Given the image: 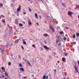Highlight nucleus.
<instances>
[{
	"label": "nucleus",
	"mask_w": 79,
	"mask_h": 79,
	"mask_svg": "<svg viewBox=\"0 0 79 79\" xmlns=\"http://www.w3.org/2000/svg\"><path fill=\"white\" fill-rule=\"evenodd\" d=\"M28 23L29 26H31L32 25V22H31V20H29L28 21Z\"/></svg>",
	"instance_id": "1"
},
{
	"label": "nucleus",
	"mask_w": 79,
	"mask_h": 79,
	"mask_svg": "<svg viewBox=\"0 0 79 79\" xmlns=\"http://www.w3.org/2000/svg\"><path fill=\"white\" fill-rule=\"evenodd\" d=\"M50 29H51V30H52L53 32H55V30H54V28L52 27V26H50Z\"/></svg>",
	"instance_id": "2"
},
{
	"label": "nucleus",
	"mask_w": 79,
	"mask_h": 79,
	"mask_svg": "<svg viewBox=\"0 0 79 79\" xmlns=\"http://www.w3.org/2000/svg\"><path fill=\"white\" fill-rule=\"evenodd\" d=\"M21 10V5H19V7L17 9V11H19Z\"/></svg>",
	"instance_id": "3"
},
{
	"label": "nucleus",
	"mask_w": 79,
	"mask_h": 79,
	"mask_svg": "<svg viewBox=\"0 0 79 79\" xmlns=\"http://www.w3.org/2000/svg\"><path fill=\"white\" fill-rule=\"evenodd\" d=\"M48 78V76H45V75H44L43 77V79H47Z\"/></svg>",
	"instance_id": "4"
},
{
	"label": "nucleus",
	"mask_w": 79,
	"mask_h": 79,
	"mask_svg": "<svg viewBox=\"0 0 79 79\" xmlns=\"http://www.w3.org/2000/svg\"><path fill=\"white\" fill-rule=\"evenodd\" d=\"M74 67L76 71H77V72H78V70H77V66L75 65Z\"/></svg>",
	"instance_id": "5"
},
{
	"label": "nucleus",
	"mask_w": 79,
	"mask_h": 79,
	"mask_svg": "<svg viewBox=\"0 0 79 79\" xmlns=\"http://www.w3.org/2000/svg\"><path fill=\"white\" fill-rule=\"evenodd\" d=\"M72 14H73V13L70 11H69L68 13V15H69V16H71V15H72Z\"/></svg>",
	"instance_id": "6"
},
{
	"label": "nucleus",
	"mask_w": 79,
	"mask_h": 79,
	"mask_svg": "<svg viewBox=\"0 0 79 79\" xmlns=\"http://www.w3.org/2000/svg\"><path fill=\"white\" fill-rule=\"evenodd\" d=\"M62 61L63 62H65V61H66V59H65L63 57L62 58Z\"/></svg>",
	"instance_id": "7"
},
{
	"label": "nucleus",
	"mask_w": 79,
	"mask_h": 79,
	"mask_svg": "<svg viewBox=\"0 0 79 79\" xmlns=\"http://www.w3.org/2000/svg\"><path fill=\"white\" fill-rule=\"evenodd\" d=\"M44 48H45V49H49V48L47 47V46L46 45L44 46Z\"/></svg>",
	"instance_id": "8"
},
{
	"label": "nucleus",
	"mask_w": 79,
	"mask_h": 79,
	"mask_svg": "<svg viewBox=\"0 0 79 79\" xmlns=\"http://www.w3.org/2000/svg\"><path fill=\"white\" fill-rule=\"evenodd\" d=\"M4 74L7 77H8V74L6 72H5L4 73Z\"/></svg>",
	"instance_id": "9"
},
{
	"label": "nucleus",
	"mask_w": 79,
	"mask_h": 79,
	"mask_svg": "<svg viewBox=\"0 0 79 79\" xmlns=\"http://www.w3.org/2000/svg\"><path fill=\"white\" fill-rule=\"evenodd\" d=\"M27 64L29 65V66H32V65H31V64L30 63V62H29V61H27Z\"/></svg>",
	"instance_id": "10"
},
{
	"label": "nucleus",
	"mask_w": 79,
	"mask_h": 79,
	"mask_svg": "<svg viewBox=\"0 0 79 79\" xmlns=\"http://www.w3.org/2000/svg\"><path fill=\"white\" fill-rule=\"evenodd\" d=\"M22 41H23V44H24L25 45H26V42L24 41V40H23Z\"/></svg>",
	"instance_id": "11"
},
{
	"label": "nucleus",
	"mask_w": 79,
	"mask_h": 79,
	"mask_svg": "<svg viewBox=\"0 0 79 79\" xmlns=\"http://www.w3.org/2000/svg\"><path fill=\"white\" fill-rule=\"evenodd\" d=\"M35 17L37 19L38 18V16H37V14H36V13H35Z\"/></svg>",
	"instance_id": "12"
},
{
	"label": "nucleus",
	"mask_w": 79,
	"mask_h": 79,
	"mask_svg": "<svg viewBox=\"0 0 79 79\" xmlns=\"http://www.w3.org/2000/svg\"><path fill=\"white\" fill-rule=\"evenodd\" d=\"M59 41H60V40H59L57 39L56 40V43H57V44H58V42H59Z\"/></svg>",
	"instance_id": "13"
},
{
	"label": "nucleus",
	"mask_w": 79,
	"mask_h": 79,
	"mask_svg": "<svg viewBox=\"0 0 79 79\" xmlns=\"http://www.w3.org/2000/svg\"><path fill=\"white\" fill-rule=\"evenodd\" d=\"M20 70L22 71H24V70L23 69V68H20Z\"/></svg>",
	"instance_id": "14"
},
{
	"label": "nucleus",
	"mask_w": 79,
	"mask_h": 79,
	"mask_svg": "<svg viewBox=\"0 0 79 79\" xmlns=\"http://www.w3.org/2000/svg\"><path fill=\"white\" fill-rule=\"evenodd\" d=\"M2 21L3 23H5V20L4 19H2Z\"/></svg>",
	"instance_id": "15"
},
{
	"label": "nucleus",
	"mask_w": 79,
	"mask_h": 79,
	"mask_svg": "<svg viewBox=\"0 0 79 79\" xmlns=\"http://www.w3.org/2000/svg\"><path fill=\"white\" fill-rule=\"evenodd\" d=\"M43 35L44 36V37H47V34H44Z\"/></svg>",
	"instance_id": "16"
},
{
	"label": "nucleus",
	"mask_w": 79,
	"mask_h": 79,
	"mask_svg": "<svg viewBox=\"0 0 79 79\" xmlns=\"http://www.w3.org/2000/svg\"><path fill=\"white\" fill-rule=\"evenodd\" d=\"M1 7H3V4L2 3L0 4V8Z\"/></svg>",
	"instance_id": "17"
},
{
	"label": "nucleus",
	"mask_w": 79,
	"mask_h": 79,
	"mask_svg": "<svg viewBox=\"0 0 79 79\" xmlns=\"http://www.w3.org/2000/svg\"><path fill=\"white\" fill-rule=\"evenodd\" d=\"M73 38H75L76 37V35L75 34H74L73 35Z\"/></svg>",
	"instance_id": "18"
},
{
	"label": "nucleus",
	"mask_w": 79,
	"mask_h": 79,
	"mask_svg": "<svg viewBox=\"0 0 79 79\" xmlns=\"http://www.w3.org/2000/svg\"><path fill=\"white\" fill-rule=\"evenodd\" d=\"M19 25L20 26H21V27H23V24H21V23H19Z\"/></svg>",
	"instance_id": "19"
},
{
	"label": "nucleus",
	"mask_w": 79,
	"mask_h": 79,
	"mask_svg": "<svg viewBox=\"0 0 79 79\" xmlns=\"http://www.w3.org/2000/svg\"><path fill=\"white\" fill-rule=\"evenodd\" d=\"M15 23L16 24H18V21H16L15 22Z\"/></svg>",
	"instance_id": "20"
},
{
	"label": "nucleus",
	"mask_w": 79,
	"mask_h": 79,
	"mask_svg": "<svg viewBox=\"0 0 79 79\" xmlns=\"http://www.w3.org/2000/svg\"><path fill=\"white\" fill-rule=\"evenodd\" d=\"M77 36H79V33H77L76 34Z\"/></svg>",
	"instance_id": "21"
},
{
	"label": "nucleus",
	"mask_w": 79,
	"mask_h": 79,
	"mask_svg": "<svg viewBox=\"0 0 79 79\" xmlns=\"http://www.w3.org/2000/svg\"><path fill=\"white\" fill-rule=\"evenodd\" d=\"M60 34H62L63 33V32L61 31H60Z\"/></svg>",
	"instance_id": "22"
},
{
	"label": "nucleus",
	"mask_w": 79,
	"mask_h": 79,
	"mask_svg": "<svg viewBox=\"0 0 79 79\" xmlns=\"http://www.w3.org/2000/svg\"><path fill=\"white\" fill-rule=\"evenodd\" d=\"M64 41H65V40H66V37H64Z\"/></svg>",
	"instance_id": "23"
},
{
	"label": "nucleus",
	"mask_w": 79,
	"mask_h": 79,
	"mask_svg": "<svg viewBox=\"0 0 79 79\" xmlns=\"http://www.w3.org/2000/svg\"><path fill=\"white\" fill-rule=\"evenodd\" d=\"M8 64L10 66V65H11V62H9L8 63Z\"/></svg>",
	"instance_id": "24"
},
{
	"label": "nucleus",
	"mask_w": 79,
	"mask_h": 79,
	"mask_svg": "<svg viewBox=\"0 0 79 79\" xmlns=\"http://www.w3.org/2000/svg\"><path fill=\"white\" fill-rule=\"evenodd\" d=\"M29 11H30V12L32 11V10L30 8H29Z\"/></svg>",
	"instance_id": "25"
},
{
	"label": "nucleus",
	"mask_w": 79,
	"mask_h": 79,
	"mask_svg": "<svg viewBox=\"0 0 79 79\" xmlns=\"http://www.w3.org/2000/svg\"><path fill=\"white\" fill-rule=\"evenodd\" d=\"M32 46L33 47H34V48H35V45L33 44L32 45Z\"/></svg>",
	"instance_id": "26"
},
{
	"label": "nucleus",
	"mask_w": 79,
	"mask_h": 79,
	"mask_svg": "<svg viewBox=\"0 0 79 79\" xmlns=\"http://www.w3.org/2000/svg\"><path fill=\"white\" fill-rule=\"evenodd\" d=\"M19 65L20 66V67H22V66H23V65H22V64H19Z\"/></svg>",
	"instance_id": "27"
},
{
	"label": "nucleus",
	"mask_w": 79,
	"mask_h": 79,
	"mask_svg": "<svg viewBox=\"0 0 79 79\" xmlns=\"http://www.w3.org/2000/svg\"><path fill=\"white\" fill-rule=\"evenodd\" d=\"M62 5H63V6H65V4H64V3H62Z\"/></svg>",
	"instance_id": "28"
},
{
	"label": "nucleus",
	"mask_w": 79,
	"mask_h": 79,
	"mask_svg": "<svg viewBox=\"0 0 79 79\" xmlns=\"http://www.w3.org/2000/svg\"><path fill=\"white\" fill-rule=\"evenodd\" d=\"M1 69H2V70H3V69H5V68L3 67H2L1 68Z\"/></svg>",
	"instance_id": "29"
},
{
	"label": "nucleus",
	"mask_w": 79,
	"mask_h": 79,
	"mask_svg": "<svg viewBox=\"0 0 79 79\" xmlns=\"http://www.w3.org/2000/svg\"><path fill=\"white\" fill-rule=\"evenodd\" d=\"M65 56H67V53H65Z\"/></svg>",
	"instance_id": "30"
},
{
	"label": "nucleus",
	"mask_w": 79,
	"mask_h": 79,
	"mask_svg": "<svg viewBox=\"0 0 79 79\" xmlns=\"http://www.w3.org/2000/svg\"><path fill=\"white\" fill-rule=\"evenodd\" d=\"M74 44V42H73L71 43V44H72V45Z\"/></svg>",
	"instance_id": "31"
},
{
	"label": "nucleus",
	"mask_w": 79,
	"mask_h": 79,
	"mask_svg": "<svg viewBox=\"0 0 79 79\" xmlns=\"http://www.w3.org/2000/svg\"><path fill=\"white\" fill-rule=\"evenodd\" d=\"M23 14V15H26V12H24Z\"/></svg>",
	"instance_id": "32"
},
{
	"label": "nucleus",
	"mask_w": 79,
	"mask_h": 79,
	"mask_svg": "<svg viewBox=\"0 0 79 79\" xmlns=\"http://www.w3.org/2000/svg\"><path fill=\"white\" fill-rule=\"evenodd\" d=\"M18 56L19 58H21V56H20V55H19Z\"/></svg>",
	"instance_id": "33"
},
{
	"label": "nucleus",
	"mask_w": 79,
	"mask_h": 79,
	"mask_svg": "<svg viewBox=\"0 0 79 79\" xmlns=\"http://www.w3.org/2000/svg\"><path fill=\"white\" fill-rule=\"evenodd\" d=\"M77 63L78 64H79V60H78L77 61Z\"/></svg>",
	"instance_id": "34"
},
{
	"label": "nucleus",
	"mask_w": 79,
	"mask_h": 79,
	"mask_svg": "<svg viewBox=\"0 0 79 79\" xmlns=\"http://www.w3.org/2000/svg\"><path fill=\"white\" fill-rule=\"evenodd\" d=\"M61 40L62 42H64V41H63V39H61Z\"/></svg>",
	"instance_id": "35"
},
{
	"label": "nucleus",
	"mask_w": 79,
	"mask_h": 79,
	"mask_svg": "<svg viewBox=\"0 0 79 79\" xmlns=\"http://www.w3.org/2000/svg\"><path fill=\"white\" fill-rule=\"evenodd\" d=\"M60 45H61V44L60 43H59V44H58V45L59 46H60Z\"/></svg>",
	"instance_id": "36"
},
{
	"label": "nucleus",
	"mask_w": 79,
	"mask_h": 79,
	"mask_svg": "<svg viewBox=\"0 0 79 79\" xmlns=\"http://www.w3.org/2000/svg\"><path fill=\"white\" fill-rule=\"evenodd\" d=\"M1 16H2V18H4V16L3 15H1Z\"/></svg>",
	"instance_id": "37"
},
{
	"label": "nucleus",
	"mask_w": 79,
	"mask_h": 79,
	"mask_svg": "<svg viewBox=\"0 0 79 79\" xmlns=\"http://www.w3.org/2000/svg\"><path fill=\"white\" fill-rule=\"evenodd\" d=\"M31 77H34V75H31Z\"/></svg>",
	"instance_id": "38"
},
{
	"label": "nucleus",
	"mask_w": 79,
	"mask_h": 79,
	"mask_svg": "<svg viewBox=\"0 0 79 79\" xmlns=\"http://www.w3.org/2000/svg\"><path fill=\"white\" fill-rule=\"evenodd\" d=\"M21 47H22V48L23 50H24V48H23V47L22 46Z\"/></svg>",
	"instance_id": "39"
},
{
	"label": "nucleus",
	"mask_w": 79,
	"mask_h": 79,
	"mask_svg": "<svg viewBox=\"0 0 79 79\" xmlns=\"http://www.w3.org/2000/svg\"><path fill=\"white\" fill-rule=\"evenodd\" d=\"M54 72H56V69L54 70Z\"/></svg>",
	"instance_id": "40"
},
{
	"label": "nucleus",
	"mask_w": 79,
	"mask_h": 79,
	"mask_svg": "<svg viewBox=\"0 0 79 79\" xmlns=\"http://www.w3.org/2000/svg\"><path fill=\"white\" fill-rule=\"evenodd\" d=\"M24 78H25V79H26V78H27V77H24Z\"/></svg>",
	"instance_id": "41"
},
{
	"label": "nucleus",
	"mask_w": 79,
	"mask_h": 79,
	"mask_svg": "<svg viewBox=\"0 0 79 79\" xmlns=\"http://www.w3.org/2000/svg\"><path fill=\"white\" fill-rule=\"evenodd\" d=\"M2 77H3V78H4V76H3H3H2Z\"/></svg>",
	"instance_id": "42"
},
{
	"label": "nucleus",
	"mask_w": 79,
	"mask_h": 79,
	"mask_svg": "<svg viewBox=\"0 0 79 79\" xmlns=\"http://www.w3.org/2000/svg\"><path fill=\"white\" fill-rule=\"evenodd\" d=\"M40 18H41V16H40Z\"/></svg>",
	"instance_id": "43"
},
{
	"label": "nucleus",
	"mask_w": 79,
	"mask_h": 79,
	"mask_svg": "<svg viewBox=\"0 0 79 79\" xmlns=\"http://www.w3.org/2000/svg\"><path fill=\"white\" fill-rule=\"evenodd\" d=\"M36 24H37V25H38V24H39V23H37Z\"/></svg>",
	"instance_id": "44"
},
{
	"label": "nucleus",
	"mask_w": 79,
	"mask_h": 79,
	"mask_svg": "<svg viewBox=\"0 0 79 79\" xmlns=\"http://www.w3.org/2000/svg\"><path fill=\"white\" fill-rule=\"evenodd\" d=\"M1 78H2V77H1V76H0V78L1 79Z\"/></svg>",
	"instance_id": "45"
},
{
	"label": "nucleus",
	"mask_w": 79,
	"mask_h": 79,
	"mask_svg": "<svg viewBox=\"0 0 79 79\" xmlns=\"http://www.w3.org/2000/svg\"><path fill=\"white\" fill-rule=\"evenodd\" d=\"M23 23H24V24H25V22H23Z\"/></svg>",
	"instance_id": "46"
},
{
	"label": "nucleus",
	"mask_w": 79,
	"mask_h": 79,
	"mask_svg": "<svg viewBox=\"0 0 79 79\" xmlns=\"http://www.w3.org/2000/svg\"><path fill=\"white\" fill-rule=\"evenodd\" d=\"M2 50V52H3V50Z\"/></svg>",
	"instance_id": "47"
},
{
	"label": "nucleus",
	"mask_w": 79,
	"mask_h": 79,
	"mask_svg": "<svg viewBox=\"0 0 79 79\" xmlns=\"http://www.w3.org/2000/svg\"><path fill=\"white\" fill-rule=\"evenodd\" d=\"M45 43L46 44V42L45 41Z\"/></svg>",
	"instance_id": "48"
},
{
	"label": "nucleus",
	"mask_w": 79,
	"mask_h": 79,
	"mask_svg": "<svg viewBox=\"0 0 79 79\" xmlns=\"http://www.w3.org/2000/svg\"><path fill=\"white\" fill-rule=\"evenodd\" d=\"M28 1H31V0H28Z\"/></svg>",
	"instance_id": "49"
},
{
	"label": "nucleus",
	"mask_w": 79,
	"mask_h": 79,
	"mask_svg": "<svg viewBox=\"0 0 79 79\" xmlns=\"http://www.w3.org/2000/svg\"><path fill=\"white\" fill-rule=\"evenodd\" d=\"M66 27L67 29H68V27Z\"/></svg>",
	"instance_id": "50"
},
{
	"label": "nucleus",
	"mask_w": 79,
	"mask_h": 79,
	"mask_svg": "<svg viewBox=\"0 0 79 79\" xmlns=\"http://www.w3.org/2000/svg\"><path fill=\"white\" fill-rule=\"evenodd\" d=\"M11 56H12L13 55H12V54H11Z\"/></svg>",
	"instance_id": "51"
},
{
	"label": "nucleus",
	"mask_w": 79,
	"mask_h": 79,
	"mask_svg": "<svg viewBox=\"0 0 79 79\" xmlns=\"http://www.w3.org/2000/svg\"><path fill=\"white\" fill-rule=\"evenodd\" d=\"M4 79H6V78H4Z\"/></svg>",
	"instance_id": "52"
},
{
	"label": "nucleus",
	"mask_w": 79,
	"mask_h": 79,
	"mask_svg": "<svg viewBox=\"0 0 79 79\" xmlns=\"http://www.w3.org/2000/svg\"><path fill=\"white\" fill-rule=\"evenodd\" d=\"M78 18H79V16H78Z\"/></svg>",
	"instance_id": "53"
},
{
	"label": "nucleus",
	"mask_w": 79,
	"mask_h": 79,
	"mask_svg": "<svg viewBox=\"0 0 79 79\" xmlns=\"http://www.w3.org/2000/svg\"><path fill=\"white\" fill-rule=\"evenodd\" d=\"M16 41H18V40H16Z\"/></svg>",
	"instance_id": "54"
}]
</instances>
